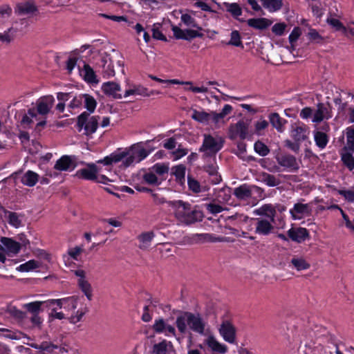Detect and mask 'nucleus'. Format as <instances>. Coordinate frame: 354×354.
I'll return each instance as SVG.
<instances>
[{"mask_svg": "<svg viewBox=\"0 0 354 354\" xmlns=\"http://www.w3.org/2000/svg\"><path fill=\"white\" fill-rule=\"evenodd\" d=\"M223 139L220 136L213 137L211 135H204V139L199 151L204 153V156H214L223 147Z\"/></svg>", "mask_w": 354, "mask_h": 354, "instance_id": "5", "label": "nucleus"}, {"mask_svg": "<svg viewBox=\"0 0 354 354\" xmlns=\"http://www.w3.org/2000/svg\"><path fill=\"white\" fill-rule=\"evenodd\" d=\"M77 297H69L59 299H49L48 304L49 306H57L59 308H64L68 312H72L75 310L77 306Z\"/></svg>", "mask_w": 354, "mask_h": 354, "instance_id": "15", "label": "nucleus"}, {"mask_svg": "<svg viewBox=\"0 0 354 354\" xmlns=\"http://www.w3.org/2000/svg\"><path fill=\"white\" fill-rule=\"evenodd\" d=\"M99 119V116H90L89 113L83 112L77 118V124L79 131L84 129L86 135L93 134L97 129Z\"/></svg>", "mask_w": 354, "mask_h": 354, "instance_id": "7", "label": "nucleus"}, {"mask_svg": "<svg viewBox=\"0 0 354 354\" xmlns=\"http://www.w3.org/2000/svg\"><path fill=\"white\" fill-rule=\"evenodd\" d=\"M189 152V150L186 148L183 147L181 145L178 146L176 150L172 151V155L174 156V159L177 160L184 156H185Z\"/></svg>", "mask_w": 354, "mask_h": 354, "instance_id": "60", "label": "nucleus"}, {"mask_svg": "<svg viewBox=\"0 0 354 354\" xmlns=\"http://www.w3.org/2000/svg\"><path fill=\"white\" fill-rule=\"evenodd\" d=\"M43 305H45L46 307H50L49 304H48V300L44 301H37L28 303L24 304L23 307L32 314H39Z\"/></svg>", "mask_w": 354, "mask_h": 354, "instance_id": "35", "label": "nucleus"}, {"mask_svg": "<svg viewBox=\"0 0 354 354\" xmlns=\"http://www.w3.org/2000/svg\"><path fill=\"white\" fill-rule=\"evenodd\" d=\"M168 205L174 210L175 217L182 223L189 225L201 220L203 214L198 210H192L191 205L183 201L167 202Z\"/></svg>", "mask_w": 354, "mask_h": 354, "instance_id": "3", "label": "nucleus"}, {"mask_svg": "<svg viewBox=\"0 0 354 354\" xmlns=\"http://www.w3.org/2000/svg\"><path fill=\"white\" fill-rule=\"evenodd\" d=\"M74 274L77 277V286L84 293L88 301L92 300L93 289L91 283L86 279V272L84 270L79 269L73 271Z\"/></svg>", "mask_w": 354, "mask_h": 354, "instance_id": "13", "label": "nucleus"}, {"mask_svg": "<svg viewBox=\"0 0 354 354\" xmlns=\"http://www.w3.org/2000/svg\"><path fill=\"white\" fill-rule=\"evenodd\" d=\"M37 11V7L33 0H27L17 3L15 12L19 15H28L34 14Z\"/></svg>", "mask_w": 354, "mask_h": 354, "instance_id": "20", "label": "nucleus"}, {"mask_svg": "<svg viewBox=\"0 0 354 354\" xmlns=\"http://www.w3.org/2000/svg\"><path fill=\"white\" fill-rule=\"evenodd\" d=\"M180 20L187 26L195 28L199 30H202V28L198 26V24L196 21V19L194 17H192L190 15H182Z\"/></svg>", "mask_w": 354, "mask_h": 354, "instance_id": "45", "label": "nucleus"}, {"mask_svg": "<svg viewBox=\"0 0 354 354\" xmlns=\"http://www.w3.org/2000/svg\"><path fill=\"white\" fill-rule=\"evenodd\" d=\"M152 328L155 333H164L166 336H176V335L175 328L168 324L162 318L156 319Z\"/></svg>", "mask_w": 354, "mask_h": 354, "instance_id": "18", "label": "nucleus"}, {"mask_svg": "<svg viewBox=\"0 0 354 354\" xmlns=\"http://www.w3.org/2000/svg\"><path fill=\"white\" fill-rule=\"evenodd\" d=\"M206 344L209 348L213 351L220 353H225L227 351V347L224 344L219 342L214 337L209 336L207 340Z\"/></svg>", "mask_w": 354, "mask_h": 354, "instance_id": "30", "label": "nucleus"}, {"mask_svg": "<svg viewBox=\"0 0 354 354\" xmlns=\"http://www.w3.org/2000/svg\"><path fill=\"white\" fill-rule=\"evenodd\" d=\"M269 121L279 133H283L288 121L281 118L277 113H272L268 115Z\"/></svg>", "mask_w": 354, "mask_h": 354, "instance_id": "25", "label": "nucleus"}, {"mask_svg": "<svg viewBox=\"0 0 354 354\" xmlns=\"http://www.w3.org/2000/svg\"><path fill=\"white\" fill-rule=\"evenodd\" d=\"M310 130L307 125L297 122L290 125V135L292 140L300 144L308 139Z\"/></svg>", "mask_w": 354, "mask_h": 354, "instance_id": "11", "label": "nucleus"}, {"mask_svg": "<svg viewBox=\"0 0 354 354\" xmlns=\"http://www.w3.org/2000/svg\"><path fill=\"white\" fill-rule=\"evenodd\" d=\"M205 171L209 174V176H212L213 178L212 180V183L214 184H218L221 180V177L218 174V167L214 165H209L205 167Z\"/></svg>", "mask_w": 354, "mask_h": 354, "instance_id": "44", "label": "nucleus"}, {"mask_svg": "<svg viewBox=\"0 0 354 354\" xmlns=\"http://www.w3.org/2000/svg\"><path fill=\"white\" fill-rule=\"evenodd\" d=\"M187 183L189 190L192 191L194 193L201 192V185L198 180L191 176H188Z\"/></svg>", "mask_w": 354, "mask_h": 354, "instance_id": "55", "label": "nucleus"}, {"mask_svg": "<svg viewBox=\"0 0 354 354\" xmlns=\"http://www.w3.org/2000/svg\"><path fill=\"white\" fill-rule=\"evenodd\" d=\"M354 152L351 151H345L342 155V160L344 164L349 169V170H353L354 169V158H353Z\"/></svg>", "mask_w": 354, "mask_h": 354, "instance_id": "47", "label": "nucleus"}, {"mask_svg": "<svg viewBox=\"0 0 354 354\" xmlns=\"http://www.w3.org/2000/svg\"><path fill=\"white\" fill-rule=\"evenodd\" d=\"M72 165L71 158L68 156H63L56 161L54 168L59 171H67L70 169Z\"/></svg>", "mask_w": 354, "mask_h": 354, "instance_id": "32", "label": "nucleus"}, {"mask_svg": "<svg viewBox=\"0 0 354 354\" xmlns=\"http://www.w3.org/2000/svg\"><path fill=\"white\" fill-rule=\"evenodd\" d=\"M1 209L4 213V217L11 226L18 228L21 225V218L19 214L16 212L8 211L2 206H1Z\"/></svg>", "mask_w": 354, "mask_h": 354, "instance_id": "29", "label": "nucleus"}, {"mask_svg": "<svg viewBox=\"0 0 354 354\" xmlns=\"http://www.w3.org/2000/svg\"><path fill=\"white\" fill-rule=\"evenodd\" d=\"M101 168L94 163L88 164L86 167L80 169L76 171L75 176L80 179L94 181L97 177Z\"/></svg>", "mask_w": 354, "mask_h": 354, "instance_id": "17", "label": "nucleus"}, {"mask_svg": "<svg viewBox=\"0 0 354 354\" xmlns=\"http://www.w3.org/2000/svg\"><path fill=\"white\" fill-rule=\"evenodd\" d=\"M254 233L260 236H268L275 231L274 221H269L266 218H256L253 219Z\"/></svg>", "mask_w": 354, "mask_h": 354, "instance_id": "10", "label": "nucleus"}, {"mask_svg": "<svg viewBox=\"0 0 354 354\" xmlns=\"http://www.w3.org/2000/svg\"><path fill=\"white\" fill-rule=\"evenodd\" d=\"M235 197L242 201H247L248 204L255 205L260 200L264 198L263 189L256 185L243 184L233 190Z\"/></svg>", "mask_w": 354, "mask_h": 354, "instance_id": "4", "label": "nucleus"}, {"mask_svg": "<svg viewBox=\"0 0 354 354\" xmlns=\"http://www.w3.org/2000/svg\"><path fill=\"white\" fill-rule=\"evenodd\" d=\"M326 21L336 30H342L344 34L347 33L346 27H345L339 19L335 18H328Z\"/></svg>", "mask_w": 354, "mask_h": 354, "instance_id": "51", "label": "nucleus"}, {"mask_svg": "<svg viewBox=\"0 0 354 354\" xmlns=\"http://www.w3.org/2000/svg\"><path fill=\"white\" fill-rule=\"evenodd\" d=\"M153 173L160 176L167 174L169 171V167L163 163H156L152 167Z\"/></svg>", "mask_w": 354, "mask_h": 354, "instance_id": "58", "label": "nucleus"}, {"mask_svg": "<svg viewBox=\"0 0 354 354\" xmlns=\"http://www.w3.org/2000/svg\"><path fill=\"white\" fill-rule=\"evenodd\" d=\"M250 120H240L236 123L230 124L229 127V138L231 140L240 138L245 140L248 133Z\"/></svg>", "mask_w": 354, "mask_h": 354, "instance_id": "9", "label": "nucleus"}, {"mask_svg": "<svg viewBox=\"0 0 354 354\" xmlns=\"http://www.w3.org/2000/svg\"><path fill=\"white\" fill-rule=\"evenodd\" d=\"M17 30L11 27L3 33H0V41L3 42L10 43L14 38Z\"/></svg>", "mask_w": 354, "mask_h": 354, "instance_id": "50", "label": "nucleus"}, {"mask_svg": "<svg viewBox=\"0 0 354 354\" xmlns=\"http://www.w3.org/2000/svg\"><path fill=\"white\" fill-rule=\"evenodd\" d=\"M254 213L259 216L268 218L269 221H275L277 211L275 207L271 204H265L259 208L256 209Z\"/></svg>", "mask_w": 354, "mask_h": 354, "instance_id": "23", "label": "nucleus"}, {"mask_svg": "<svg viewBox=\"0 0 354 354\" xmlns=\"http://www.w3.org/2000/svg\"><path fill=\"white\" fill-rule=\"evenodd\" d=\"M300 143L299 142L292 141L290 140H286L284 145L295 153H298L300 150Z\"/></svg>", "mask_w": 354, "mask_h": 354, "instance_id": "63", "label": "nucleus"}, {"mask_svg": "<svg viewBox=\"0 0 354 354\" xmlns=\"http://www.w3.org/2000/svg\"><path fill=\"white\" fill-rule=\"evenodd\" d=\"M12 10L9 5L4 4L0 6V18H8L12 15Z\"/></svg>", "mask_w": 354, "mask_h": 354, "instance_id": "62", "label": "nucleus"}, {"mask_svg": "<svg viewBox=\"0 0 354 354\" xmlns=\"http://www.w3.org/2000/svg\"><path fill=\"white\" fill-rule=\"evenodd\" d=\"M55 99L53 95H46L40 97L36 102V113L46 118L53 108Z\"/></svg>", "mask_w": 354, "mask_h": 354, "instance_id": "16", "label": "nucleus"}, {"mask_svg": "<svg viewBox=\"0 0 354 354\" xmlns=\"http://www.w3.org/2000/svg\"><path fill=\"white\" fill-rule=\"evenodd\" d=\"M346 144L344 148L345 151L354 152V129L351 127L346 129Z\"/></svg>", "mask_w": 354, "mask_h": 354, "instance_id": "42", "label": "nucleus"}, {"mask_svg": "<svg viewBox=\"0 0 354 354\" xmlns=\"http://www.w3.org/2000/svg\"><path fill=\"white\" fill-rule=\"evenodd\" d=\"M254 149L255 152L261 156H266L270 152V149L268 147V146L259 140L257 141L254 143Z\"/></svg>", "mask_w": 354, "mask_h": 354, "instance_id": "49", "label": "nucleus"}, {"mask_svg": "<svg viewBox=\"0 0 354 354\" xmlns=\"http://www.w3.org/2000/svg\"><path fill=\"white\" fill-rule=\"evenodd\" d=\"M19 240L18 242L11 238L1 237L0 250L11 256L18 254L22 247L26 248L29 244V241L24 235L19 236Z\"/></svg>", "mask_w": 354, "mask_h": 354, "instance_id": "6", "label": "nucleus"}, {"mask_svg": "<svg viewBox=\"0 0 354 354\" xmlns=\"http://www.w3.org/2000/svg\"><path fill=\"white\" fill-rule=\"evenodd\" d=\"M172 349L173 345L171 342H167L165 339L154 344L153 346V352L155 354H167V353L169 352V351Z\"/></svg>", "mask_w": 354, "mask_h": 354, "instance_id": "34", "label": "nucleus"}, {"mask_svg": "<svg viewBox=\"0 0 354 354\" xmlns=\"http://www.w3.org/2000/svg\"><path fill=\"white\" fill-rule=\"evenodd\" d=\"M56 348H57V346L44 342L41 344L39 354H50Z\"/></svg>", "mask_w": 354, "mask_h": 354, "instance_id": "57", "label": "nucleus"}, {"mask_svg": "<svg viewBox=\"0 0 354 354\" xmlns=\"http://www.w3.org/2000/svg\"><path fill=\"white\" fill-rule=\"evenodd\" d=\"M160 92L157 91H148L147 88L142 86H134L133 88L126 90L124 97L129 95H141L144 97H149L153 95L159 94Z\"/></svg>", "mask_w": 354, "mask_h": 354, "instance_id": "27", "label": "nucleus"}, {"mask_svg": "<svg viewBox=\"0 0 354 354\" xmlns=\"http://www.w3.org/2000/svg\"><path fill=\"white\" fill-rule=\"evenodd\" d=\"M290 263L297 271L307 270L310 264L301 257L294 256L290 260Z\"/></svg>", "mask_w": 354, "mask_h": 354, "instance_id": "37", "label": "nucleus"}, {"mask_svg": "<svg viewBox=\"0 0 354 354\" xmlns=\"http://www.w3.org/2000/svg\"><path fill=\"white\" fill-rule=\"evenodd\" d=\"M248 26L259 30L268 28L272 22L266 18H252L246 21Z\"/></svg>", "mask_w": 354, "mask_h": 354, "instance_id": "28", "label": "nucleus"}, {"mask_svg": "<svg viewBox=\"0 0 354 354\" xmlns=\"http://www.w3.org/2000/svg\"><path fill=\"white\" fill-rule=\"evenodd\" d=\"M154 237L155 233L153 231L141 233L137 236V239L139 241L138 248L142 250H148Z\"/></svg>", "mask_w": 354, "mask_h": 354, "instance_id": "26", "label": "nucleus"}, {"mask_svg": "<svg viewBox=\"0 0 354 354\" xmlns=\"http://www.w3.org/2000/svg\"><path fill=\"white\" fill-rule=\"evenodd\" d=\"M84 97L85 107L90 112L92 113L95 111L96 107L95 100L89 95L85 94L83 95Z\"/></svg>", "mask_w": 354, "mask_h": 354, "instance_id": "54", "label": "nucleus"}, {"mask_svg": "<svg viewBox=\"0 0 354 354\" xmlns=\"http://www.w3.org/2000/svg\"><path fill=\"white\" fill-rule=\"evenodd\" d=\"M263 6L270 12H276L283 6L282 0H261Z\"/></svg>", "mask_w": 354, "mask_h": 354, "instance_id": "40", "label": "nucleus"}, {"mask_svg": "<svg viewBox=\"0 0 354 354\" xmlns=\"http://www.w3.org/2000/svg\"><path fill=\"white\" fill-rule=\"evenodd\" d=\"M102 90L106 95L115 99H121L120 86L114 82H104L102 85Z\"/></svg>", "mask_w": 354, "mask_h": 354, "instance_id": "22", "label": "nucleus"}, {"mask_svg": "<svg viewBox=\"0 0 354 354\" xmlns=\"http://www.w3.org/2000/svg\"><path fill=\"white\" fill-rule=\"evenodd\" d=\"M224 6L226 10L230 12L233 17L239 21L243 22L245 20L239 19V17L242 15V9L240 6L236 3H225Z\"/></svg>", "mask_w": 354, "mask_h": 354, "instance_id": "36", "label": "nucleus"}, {"mask_svg": "<svg viewBox=\"0 0 354 354\" xmlns=\"http://www.w3.org/2000/svg\"><path fill=\"white\" fill-rule=\"evenodd\" d=\"M333 117L332 106L329 103H318L312 118V122L319 123Z\"/></svg>", "mask_w": 354, "mask_h": 354, "instance_id": "14", "label": "nucleus"}, {"mask_svg": "<svg viewBox=\"0 0 354 354\" xmlns=\"http://www.w3.org/2000/svg\"><path fill=\"white\" fill-rule=\"evenodd\" d=\"M275 159L278 165L285 170L295 172L299 169V164L297 158L289 153H277Z\"/></svg>", "mask_w": 354, "mask_h": 354, "instance_id": "12", "label": "nucleus"}, {"mask_svg": "<svg viewBox=\"0 0 354 354\" xmlns=\"http://www.w3.org/2000/svg\"><path fill=\"white\" fill-rule=\"evenodd\" d=\"M218 330L224 341L231 344H236V328L230 319L223 317Z\"/></svg>", "mask_w": 354, "mask_h": 354, "instance_id": "8", "label": "nucleus"}, {"mask_svg": "<svg viewBox=\"0 0 354 354\" xmlns=\"http://www.w3.org/2000/svg\"><path fill=\"white\" fill-rule=\"evenodd\" d=\"M6 313H8L13 318L18 320H22L26 317V313L24 312L13 306H8L7 308Z\"/></svg>", "mask_w": 354, "mask_h": 354, "instance_id": "46", "label": "nucleus"}, {"mask_svg": "<svg viewBox=\"0 0 354 354\" xmlns=\"http://www.w3.org/2000/svg\"><path fill=\"white\" fill-rule=\"evenodd\" d=\"M310 206L307 203H295L292 209H290V214L294 220H300L311 214Z\"/></svg>", "mask_w": 354, "mask_h": 354, "instance_id": "19", "label": "nucleus"}, {"mask_svg": "<svg viewBox=\"0 0 354 354\" xmlns=\"http://www.w3.org/2000/svg\"><path fill=\"white\" fill-rule=\"evenodd\" d=\"M99 64L102 68L104 77L109 78L115 75L113 62L109 55H105L102 56Z\"/></svg>", "mask_w": 354, "mask_h": 354, "instance_id": "24", "label": "nucleus"}, {"mask_svg": "<svg viewBox=\"0 0 354 354\" xmlns=\"http://www.w3.org/2000/svg\"><path fill=\"white\" fill-rule=\"evenodd\" d=\"M314 140L316 145L320 149H324L329 140L328 135L321 131H315L314 133Z\"/></svg>", "mask_w": 354, "mask_h": 354, "instance_id": "33", "label": "nucleus"}, {"mask_svg": "<svg viewBox=\"0 0 354 354\" xmlns=\"http://www.w3.org/2000/svg\"><path fill=\"white\" fill-rule=\"evenodd\" d=\"M176 325L181 334H185L189 327L193 332L203 335L207 322L199 313L185 311L176 317Z\"/></svg>", "mask_w": 354, "mask_h": 354, "instance_id": "2", "label": "nucleus"}, {"mask_svg": "<svg viewBox=\"0 0 354 354\" xmlns=\"http://www.w3.org/2000/svg\"><path fill=\"white\" fill-rule=\"evenodd\" d=\"M269 123L264 119L257 121L254 124L255 131L258 135L262 134V131L268 128Z\"/></svg>", "mask_w": 354, "mask_h": 354, "instance_id": "61", "label": "nucleus"}, {"mask_svg": "<svg viewBox=\"0 0 354 354\" xmlns=\"http://www.w3.org/2000/svg\"><path fill=\"white\" fill-rule=\"evenodd\" d=\"M39 180V175L30 170L27 171L21 177V182L28 187H33Z\"/></svg>", "mask_w": 354, "mask_h": 354, "instance_id": "31", "label": "nucleus"}, {"mask_svg": "<svg viewBox=\"0 0 354 354\" xmlns=\"http://www.w3.org/2000/svg\"><path fill=\"white\" fill-rule=\"evenodd\" d=\"M41 263L34 259L30 260L19 266L16 270L21 272H28L39 268Z\"/></svg>", "mask_w": 354, "mask_h": 354, "instance_id": "38", "label": "nucleus"}, {"mask_svg": "<svg viewBox=\"0 0 354 354\" xmlns=\"http://www.w3.org/2000/svg\"><path fill=\"white\" fill-rule=\"evenodd\" d=\"M192 118L203 124H207L210 122L209 113H207L204 111L194 110L192 113Z\"/></svg>", "mask_w": 354, "mask_h": 354, "instance_id": "41", "label": "nucleus"}, {"mask_svg": "<svg viewBox=\"0 0 354 354\" xmlns=\"http://www.w3.org/2000/svg\"><path fill=\"white\" fill-rule=\"evenodd\" d=\"M84 79L88 82H95V75L93 69L88 64H84Z\"/></svg>", "mask_w": 354, "mask_h": 354, "instance_id": "52", "label": "nucleus"}, {"mask_svg": "<svg viewBox=\"0 0 354 354\" xmlns=\"http://www.w3.org/2000/svg\"><path fill=\"white\" fill-rule=\"evenodd\" d=\"M230 188L222 189L219 191L218 197L224 202H228L231 198Z\"/></svg>", "mask_w": 354, "mask_h": 354, "instance_id": "64", "label": "nucleus"}, {"mask_svg": "<svg viewBox=\"0 0 354 354\" xmlns=\"http://www.w3.org/2000/svg\"><path fill=\"white\" fill-rule=\"evenodd\" d=\"M83 252V248L81 246H75L74 248H71L68 250L67 254L68 255L75 261L79 260V257Z\"/></svg>", "mask_w": 354, "mask_h": 354, "instance_id": "56", "label": "nucleus"}, {"mask_svg": "<svg viewBox=\"0 0 354 354\" xmlns=\"http://www.w3.org/2000/svg\"><path fill=\"white\" fill-rule=\"evenodd\" d=\"M260 176L261 181L269 187H275L281 183L279 178L268 173L263 172Z\"/></svg>", "mask_w": 354, "mask_h": 354, "instance_id": "39", "label": "nucleus"}, {"mask_svg": "<svg viewBox=\"0 0 354 354\" xmlns=\"http://www.w3.org/2000/svg\"><path fill=\"white\" fill-rule=\"evenodd\" d=\"M144 180L150 185H160V182L158 181V179L156 175L153 172H148L144 174L143 176Z\"/></svg>", "mask_w": 354, "mask_h": 354, "instance_id": "59", "label": "nucleus"}, {"mask_svg": "<svg viewBox=\"0 0 354 354\" xmlns=\"http://www.w3.org/2000/svg\"><path fill=\"white\" fill-rule=\"evenodd\" d=\"M288 237L293 241L301 243L309 237L308 231L304 227H292L288 230Z\"/></svg>", "mask_w": 354, "mask_h": 354, "instance_id": "21", "label": "nucleus"}, {"mask_svg": "<svg viewBox=\"0 0 354 354\" xmlns=\"http://www.w3.org/2000/svg\"><path fill=\"white\" fill-rule=\"evenodd\" d=\"M201 30H192V29H186L185 30V36L183 37L184 40L190 41L194 38L199 37L201 38L203 37V34L200 32Z\"/></svg>", "mask_w": 354, "mask_h": 354, "instance_id": "53", "label": "nucleus"}, {"mask_svg": "<svg viewBox=\"0 0 354 354\" xmlns=\"http://www.w3.org/2000/svg\"><path fill=\"white\" fill-rule=\"evenodd\" d=\"M185 169L183 165H178L171 168L172 174L175 176L176 180L181 183L185 181Z\"/></svg>", "mask_w": 354, "mask_h": 354, "instance_id": "43", "label": "nucleus"}, {"mask_svg": "<svg viewBox=\"0 0 354 354\" xmlns=\"http://www.w3.org/2000/svg\"><path fill=\"white\" fill-rule=\"evenodd\" d=\"M227 44L236 47L243 48L241 35L238 30H233L231 32L230 40L229 41Z\"/></svg>", "mask_w": 354, "mask_h": 354, "instance_id": "48", "label": "nucleus"}, {"mask_svg": "<svg viewBox=\"0 0 354 354\" xmlns=\"http://www.w3.org/2000/svg\"><path fill=\"white\" fill-rule=\"evenodd\" d=\"M149 154V152L142 147L132 146L121 151H115L103 159L97 160V163L110 166L122 161L124 167H129L135 163H138Z\"/></svg>", "mask_w": 354, "mask_h": 354, "instance_id": "1", "label": "nucleus"}]
</instances>
